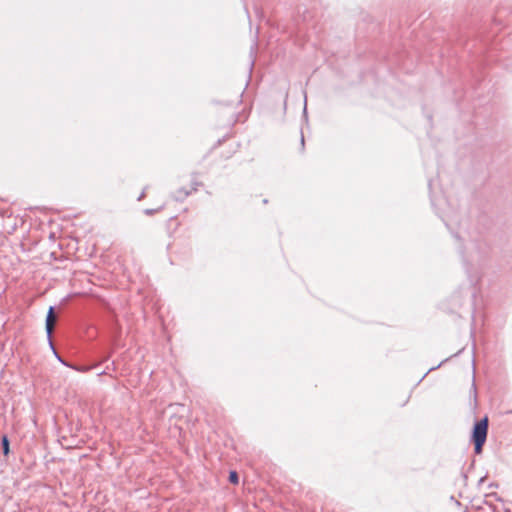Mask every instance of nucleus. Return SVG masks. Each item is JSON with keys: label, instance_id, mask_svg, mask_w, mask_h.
Returning <instances> with one entry per match:
<instances>
[{"label": "nucleus", "instance_id": "5", "mask_svg": "<svg viewBox=\"0 0 512 512\" xmlns=\"http://www.w3.org/2000/svg\"><path fill=\"white\" fill-rule=\"evenodd\" d=\"M228 480L232 484H237L238 483V474H237V472H235V471L229 472Z\"/></svg>", "mask_w": 512, "mask_h": 512}, {"label": "nucleus", "instance_id": "4", "mask_svg": "<svg viewBox=\"0 0 512 512\" xmlns=\"http://www.w3.org/2000/svg\"><path fill=\"white\" fill-rule=\"evenodd\" d=\"M189 194H190L189 191L184 190V189H180V190H178V192L176 194V200H183L184 198L189 196Z\"/></svg>", "mask_w": 512, "mask_h": 512}, {"label": "nucleus", "instance_id": "7", "mask_svg": "<svg viewBox=\"0 0 512 512\" xmlns=\"http://www.w3.org/2000/svg\"><path fill=\"white\" fill-rule=\"evenodd\" d=\"M155 212H156V210H155V209H147V210H145V213H146L147 215H152V214H154Z\"/></svg>", "mask_w": 512, "mask_h": 512}, {"label": "nucleus", "instance_id": "2", "mask_svg": "<svg viewBox=\"0 0 512 512\" xmlns=\"http://www.w3.org/2000/svg\"><path fill=\"white\" fill-rule=\"evenodd\" d=\"M54 322H55L54 308L50 306L49 310H48V314H46V320H45L46 336H48V343H49L50 349L53 350V353H54V355H56V358L58 359V361H60L61 363H63L65 365L64 361L61 360V358L58 356L57 352H55L53 342L51 341V334L53 333Z\"/></svg>", "mask_w": 512, "mask_h": 512}, {"label": "nucleus", "instance_id": "10", "mask_svg": "<svg viewBox=\"0 0 512 512\" xmlns=\"http://www.w3.org/2000/svg\"><path fill=\"white\" fill-rule=\"evenodd\" d=\"M301 143H302V145L304 144V138L303 137L301 138Z\"/></svg>", "mask_w": 512, "mask_h": 512}, {"label": "nucleus", "instance_id": "3", "mask_svg": "<svg viewBox=\"0 0 512 512\" xmlns=\"http://www.w3.org/2000/svg\"><path fill=\"white\" fill-rule=\"evenodd\" d=\"M1 447L3 455L8 456L10 453V442L6 435H3L1 438Z\"/></svg>", "mask_w": 512, "mask_h": 512}, {"label": "nucleus", "instance_id": "6", "mask_svg": "<svg viewBox=\"0 0 512 512\" xmlns=\"http://www.w3.org/2000/svg\"><path fill=\"white\" fill-rule=\"evenodd\" d=\"M146 196V189H143V191L141 192V195H139L138 197V201H142V199Z\"/></svg>", "mask_w": 512, "mask_h": 512}, {"label": "nucleus", "instance_id": "8", "mask_svg": "<svg viewBox=\"0 0 512 512\" xmlns=\"http://www.w3.org/2000/svg\"><path fill=\"white\" fill-rule=\"evenodd\" d=\"M439 367H440V364H439V365H437V366H435V367H431L430 369H428V371H433V370H435V369H438Z\"/></svg>", "mask_w": 512, "mask_h": 512}, {"label": "nucleus", "instance_id": "9", "mask_svg": "<svg viewBox=\"0 0 512 512\" xmlns=\"http://www.w3.org/2000/svg\"><path fill=\"white\" fill-rule=\"evenodd\" d=\"M471 389H473V392L475 393L476 388H475V384L474 383H473V385H471Z\"/></svg>", "mask_w": 512, "mask_h": 512}, {"label": "nucleus", "instance_id": "1", "mask_svg": "<svg viewBox=\"0 0 512 512\" xmlns=\"http://www.w3.org/2000/svg\"><path fill=\"white\" fill-rule=\"evenodd\" d=\"M489 430V418L485 417L475 422L473 433H471V442L474 444L475 454L482 453L484 443H486L487 431Z\"/></svg>", "mask_w": 512, "mask_h": 512}]
</instances>
